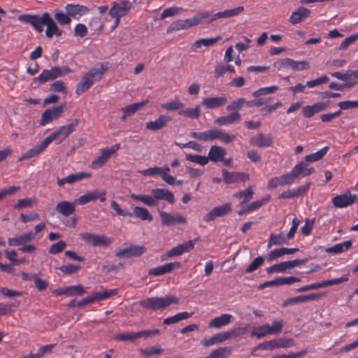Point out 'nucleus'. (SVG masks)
Instances as JSON below:
<instances>
[{
    "mask_svg": "<svg viewBox=\"0 0 358 358\" xmlns=\"http://www.w3.org/2000/svg\"><path fill=\"white\" fill-rule=\"evenodd\" d=\"M308 166V164L305 162H301L296 164L294 168L289 171L287 172L280 176H278L280 186L290 185L299 178L303 171Z\"/></svg>",
    "mask_w": 358,
    "mask_h": 358,
    "instance_id": "nucleus-8",
    "label": "nucleus"
},
{
    "mask_svg": "<svg viewBox=\"0 0 358 358\" xmlns=\"http://www.w3.org/2000/svg\"><path fill=\"white\" fill-rule=\"evenodd\" d=\"M278 90V87L273 85L259 89L253 93L255 97H258L262 95L275 93Z\"/></svg>",
    "mask_w": 358,
    "mask_h": 358,
    "instance_id": "nucleus-62",
    "label": "nucleus"
},
{
    "mask_svg": "<svg viewBox=\"0 0 358 358\" xmlns=\"http://www.w3.org/2000/svg\"><path fill=\"white\" fill-rule=\"evenodd\" d=\"M329 147L325 146L316 152L306 156L305 159L308 162H314L322 159L327 153Z\"/></svg>",
    "mask_w": 358,
    "mask_h": 358,
    "instance_id": "nucleus-46",
    "label": "nucleus"
},
{
    "mask_svg": "<svg viewBox=\"0 0 358 358\" xmlns=\"http://www.w3.org/2000/svg\"><path fill=\"white\" fill-rule=\"evenodd\" d=\"M241 114L234 111L226 116H221L215 120V123L219 126L229 125L241 120Z\"/></svg>",
    "mask_w": 358,
    "mask_h": 358,
    "instance_id": "nucleus-34",
    "label": "nucleus"
},
{
    "mask_svg": "<svg viewBox=\"0 0 358 358\" xmlns=\"http://www.w3.org/2000/svg\"><path fill=\"white\" fill-rule=\"evenodd\" d=\"M80 269V266L73 264L62 265L59 267V270L64 274L71 275L76 273Z\"/></svg>",
    "mask_w": 358,
    "mask_h": 358,
    "instance_id": "nucleus-63",
    "label": "nucleus"
},
{
    "mask_svg": "<svg viewBox=\"0 0 358 358\" xmlns=\"http://www.w3.org/2000/svg\"><path fill=\"white\" fill-rule=\"evenodd\" d=\"M273 66L279 71L292 69L293 71H303L310 69L309 62L306 60L295 61L290 58H285L276 61Z\"/></svg>",
    "mask_w": 358,
    "mask_h": 358,
    "instance_id": "nucleus-9",
    "label": "nucleus"
},
{
    "mask_svg": "<svg viewBox=\"0 0 358 358\" xmlns=\"http://www.w3.org/2000/svg\"><path fill=\"white\" fill-rule=\"evenodd\" d=\"M110 207L117 213L118 215L120 216L131 217L134 215L143 221L147 220L148 222H151L153 220V216L151 215L149 210L144 207L136 206L133 209V213H131L121 208L120 205L115 201H111Z\"/></svg>",
    "mask_w": 358,
    "mask_h": 358,
    "instance_id": "nucleus-7",
    "label": "nucleus"
},
{
    "mask_svg": "<svg viewBox=\"0 0 358 358\" xmlns=\"http://www.w3.org/2000/svg\"><path fill=\"white\" fill-rule=\"evenodd\" d=\"M152 194H131V198L141 201L148 206H155L158 205V200H164L170 203L175 202V196L173 193L166 189L156 188L152 190Z\"/></svg>",
    "mask_w": 358,
    "mask_h": 358,
    "instance_id": "nucleus-3",
    "label": "nucleus"
},
{
    "mask_svg": "<svg viewBox=\"0 0 358 358\" xmlns=\"http://www.w3.org/2000/svg\"><path fill=\"white\" fill-rule=\"evenodd\" d=\"M114 339L117 341H134L137 339L136 332H124L115 335Z\"/></svg>",
    "mask_w": 358,
    "mask_h": 358,
    "instance_id": "nucleus-55",
    "label": "nucleus"
},
{
    "mask_svg": "<svg viewBox=\"0 0 358 358\" xmlns=\"http://www.w3.org/2000/svg\"><path fill=\"white\" fill-rule=\"evenodd\" d=\"M65 287L66 295L68 296H82L86 292L84 287L80 285L67 286Z\"/></svg>",
    "mask_w": 358,
    "mask_h": 358,
    "instance_id": "nucleus-50",
    "label": "nucleus"
},
{
    "mask_svg": "<svg viewBox=\"0 0 358 358\" xmlns=\"http://www.w3.org/2000/svg\"><path fill=\"white\" fill-rule=\"evenodd\" d=\"M287 238H285L282 234H271L270 235L268 248H271L272 245H281L287 243Z\"/></svg>",
    "mask_w": 358,
    "mask_h": 358,
    "instance_id": "nucleus-51",
    "label": "nucleus"
},
{
    "mask_svg": "<svg viewBox=\"0 0 358 358\" xmlns=\"http://www.w3.org/2000/svg\"><path fill=\"white\" fill-rule=\"evenodd\" d=\"M54 17L58 24L62 26L69 24L71 22L70 16L60 10H56Z\"/></svg>",
    "mask_w": 358,
    "mask_h": 358,
    "instance_id": "nucleus-52",
    "label": "nucleus"
},
{
    "mask_svg": "<svg viewBox=\"0 0 358 358\" xmlns=\"http://www.w3.org/2000/svg\"><path fill=\"white\" fill-rule=\"evenodd\" d=\"M233 316L229 314H222L220 317H215L209 322V327L220 329L231 322Z\"/></svg>",
    "mask_w": 358,
    "mask_h": 358,
    "instance_id": "nucleus-37",
    "label": "nucleus"
},
{
    "mask_svg": "<svg viewBox=\"0 0 358 358\" xmlns=\"http://www.w3.org/2000/svg\"><path fill=\"white\" fill-rule=\"evenodd\" d=\"M55 210L64 217H69L76 210L75 204L68 201H62L57 203Z\"/></svg>",
    "mask_w": 358,
    "mask_h": 358,
    "instance_id": "nucleus-31",
    "label": "nucleus"
},
{
    "mask_svg": "<svg viewBox=\"0 0 358 358\" xmlns=\"http://www.w3.org/2000/svg\"><path fill=\"white\" fill-rule=\"evenodd\" d=\"M231 353V348L220 347L213 350L210 356L211 358H227Z\"/></svg>",
    "mask_w": 358,
    "mask_h": 358,
    "instance_id": "nucleus-47",
    "label": "nucleus"
},
{
    "mask_svg": "<svg viewBox=\"0 0 358 358\" xmlns=\"http://www.w3.org/2000/svg\"><path fill=\"white\" fill-rule=\"evenodd\" d=\"M181 264L179 262H170L164 265L150 268L148 271L149 275L160 276L166 273H171L174 269L180 268Z\"/></svg>",
    "mask_w": 358,
    "mask_h": 358,
    "instance_id": "nucleus-18",
    "label": "nucleus"
},
{
    "mask_svg": "<svg viewBox=\"0 0 358 358\" xmlns=\"http://www.w3.org/2000/svg\"><path fill=\"white\" fill-rule=\"evenodd\" d=\"M253 194L254 192L252 187H248L246 189L243 191L236 192L234 194V196L238 199L243 198V201L241 202V204H243L246 201L250 200L252 198Z\"/></svg>",
    "mask_w": 358,
    "mask_h": 358,
    "instance_id": "nucleus-53",
    "label": "nucleus"
},
{
    "mask_svg": "<svg viewBox=\"0 0 358 358\" xmlns=\"http://www.w3.org/2000/svg\"><path fill=\"white\" fill-rule=\"evenodd\" d=\"M34 240L32 231L27 232L14 238L8 239V244L10 246H20Z\"/></svg>",
    "mask_w": 358,
    "mask_h": 358,
    "instance_id": "nucleus-33",
    "label": "nucleus"
},
{
    "mask_svg": "<svg viewBox=\"0 0 358 358\" xmlns=\"http://www.w3.org/2000/svg\"><path fill=\"white\" fill-rule=\"evenodd\" d=\"M270 196H268L262 199L252 202L247 206V210H250V212L257 210L259 208H260L262 206L266 204L270 200Z\"/></svg>",
    "mask_w": 358,
    "mask_h": 358,
    "instance_id": "nucleus-61",
    "label": "nucleus"
},
{
    "mask_svg": "<svg viewBox=\"0 0 358 358\" xmlns=\"http://www.w3.org/2000/svg\"><path fill=\"white\" fill-rule=\"evenodd\" d=\"M70 134L68 132L64 126L59 127L57 130L48 136L45 139L50 144L54 140L59 139L58 143H62Z\"/></svg>",
    "mask_w": 358,
    "mask_h": 358,
    "instance_id": "nucleus-36",
    "label": "nucleus"
},
{
    "mask_svg": "<svg viewBox=\"0 0 358 358\" xmlns=\"http://www.w3.org/2000/svg\"><path fill=\"white\" fill-rule=\"evenodd\" d=\"M18 18L22 22L31 24L39 33L43 31V26L45 25V35L48 38L55 35L61 36L62 34V31L48 12L43 13L42 15L24 14L20 15Z\"/></svg>",
    "mask_w": 358,
    "mask_h": 358,
    "instance_id": "nucleus-1",
    "label": "nucleus"
},
{
    "mask_svg": "<svg viewBox=\"0 0 358 358\" xmlns=\"http://www.w3.org/2000/svg\"><path fill=\"white\" fill-rule=\"evenodd\" d=\"M50 90L54 92L67 93V88L65 83L62 80H57L50 85Z\"/></svg>",
    "mask_w": 358,
    "mask_h": 358,
    "instance_id": "nucleus-59",
    "label": "nucleus"
},
{
    "mask_svg": "<svg viewBox=\"0 0 358 358\" xmlns=\"http://www.w3.org/2000/svg\"><path fill=\"white\" fill-rule=\"evenodd\" d=\"M186 159L191 162L198 164L201 166H205L208 163V156H201L198 155H187Z\"/></svg>",
    "mask_w": 358,
    "mask_h": 358,
    "instance_id": "nucleus-54",
    "label": "nucleus"
},
{
    "mask_svg": "<svg viewBox=\"0 0 358 358\" xmlns=\"http://www.w3.org/2000/svg\"><path fill=\"white\" fill-rule=\"evenodd\" d=\"M249 142L253 147L268 148L272 145L273 141L271 134L259 133L252 136Z\"/></svg>",
    "mask_w": 358,
    "mask_h": 358,
    "instance_id": "nucleus-20",
    "label": "nucleus"
},
{
    "mask_svg": "<svg viewBox=\"0 0 358 358\" xmlns=\"http://www.w3.org/2000/svg\"><path fill=\"white\" fill-rule=\"evenodd\" d=\"M311 11L306 7H299L297 10L292 13L290 16L289 21L292 24H296L308 17Z\"/></svg>",
    "mask_w": 358,
    "mask_h": 358,
    "instance_id": "nucleus-28",
    "label": "nucleus"
},
{
    "mask_svg": "<svg viewBox=\"0 0 358 358\" xmlns=\"http://www.w3.org/2000/svg\"><path fill=\"white\" fill-rule=\"evenodd\" d=\"M192 315V313H187V312H181L179 313H177L176 315L167 317L164 320L163 323L166 325H170L172 324L177 323L182 320H187L189 317H191Z\"/></svg>",
    "mask_w": 358,
    "mask_h": 358,
    "instance_id": "nucleus-44",
    "label": "nucleus"
},
{
    "mask_svg": "<svg viewBox=\"0 0 358 358\" xmlns=\"http://www.w3.org/2000/svg\"><path fill=\"white\" fill-rule=\"evenodd\" d=\"M50 144L46 141V139H43L38 145H36L29 150H27L25 153H24L20 158L19 161H24L27 159H29L32 157H36L39 155L41 152H43L49 145Z\"/></svg>",
    "mask_w": 358,
    "mask_h": 358,
    "instance_id": "nucleus-26",
    "label": "nucleus"
},
{
    "mask_svg": "<svg viewBox=\"0 0 358 358\" xmlns=\"http://www.w3.org/2000/svg\"><path fill=\"white\" fill-rule=\"evenodd\" d=\"M99 199L101 202L106 201V192L94 190L89 192L78 197L77 201L80 205H85L90 201Z\"/></svg>",
    "mask_w": 358,
    "mask_h": 358,
    "instance_id": "nucleus-19",
    "label": "nucleus"
},
{
    "mask_svg": "<svg viewBox=\"0 0 358 358\" xmlns=\"http://www.w3.org/2000/svg\"><path fill=\"white\" fill-rule=\"evenodd\" d=\"M357 84V80L350 81L345 84H339V83L333 82V83H330V85H329V87L330 90L342 91L345 88L350 89L352 87L355 86Z\"/></svg>",
    "mask_w": 358,
    "mask_h": 358,
    "instance_id": "nucleus-58",
    "label": "nucleus"
},
{
    "mask_svg": "<svg viewBox=\"0 0 358 358\" xmlns=\"http://www.w3.org/2000/svg\"><path fill=\"white\" fill-rule=\"evenodd\" d=\"M310 186V183H307L306 185L300 186L297 188L284 191L280 194H279L278 198L280 199H287L303 196L308 192Z\"/></svg>",
    "mask_w": 358,
    "mask_h": 358,
    "instance_id": "nucleus-23",
    "label": "nucleus"
},
{
    "mask_svg": "<svg viewBox=\"0 0 358 358\" xmlns=\"http://www.w3.org/2000/svg\"><path fill=\"white\" fill-rule=\"evenodd\" d=\"M171 117L168 115H161L155 121H150L146 124V129L151 131H157L165 126L169 122Z\"/></svg>",
    "mask_w": 358,
    "mask_h": 358,
    "instance_id": "nucleus-30",
    "label": "nucleus"
},
{
    "mask_svg": "<svg viewBox=\"0 0 358 358\" xmlns=\"http://www.w3.org/2000/svg\"><path fill=\"white\" fill-rule=\"evenodd\" d=\"M252 336H255L257 338H262L268 335H271L268 324H263L257 327H255L251 334Z\"/></svg>",
    "mask_w": 358,
    "mask_h": 358,
    "instance_id": "nucleus-49",
    "label": "nucleus"
},
{
    "mask_svg": "<svg viewBox=\"0 0 358 358\" xmlns=\"http://www.w3.org/2000/svg\"><path fill=\"white\" fill-rule=\"evenodd\" d=\"M159 214L164 226L171 227L177 224H186L187 219L185 217L178 213H169L165 211L159 210Z\"/></svg>",
    "mask_w": 358,
    "mask_h": 358,
    "instance_id": "nucleus-13",
    "label": "nucleus"
},
{
    "mask_svg": "<svg viewBox=\"0 0 358 358\" xmlns=\"http://www.w3.org/2000/svg\"><path fill=\"white\" fill-rule=\"evenodd\" d=\"M117 294V289H105L101 292H97L92 293L90 296L92 301V303H96L100 301H103L112 296H115Z\"/></svg>",
    "mask_w": 358,
    "mask_h": 358,
    "instance_id": "nucleus-40",
    "label": "nucleus"
},
{
    "mask_svg": "<svg viewBox=\"0 0 358 358\" xmlns=\"http://www.w3.org/2000/svg\"><path fill=\"white\" fill-rule=\"evenodd\" d=\"M246 327H238L227 331L217 334L215 336L217 343H220L231 338V337L236 338L241 335H243L246 333Z\"/></svg>",
    "mask_w": 358,
    "mask_h": 358,
    "instance_id": "nucleus-25",
    "label": "nucleus"
},
{
    "mask_svg": "<svg viewBox=\"0 0 358 358\" xmlns=\"http://www.w3.org/2000/svg\"><path fill=\"white\" fill-rule=\"evenodd\" d=\"M191 137L201 141H213L219 140L222 143L228 144L235 139L234 135H230L221 129H209L205 131H192Z\"/></svg>",
    "mask_w": 358,
    "mask_h": 358,
    "instance_id": "nucleus-4",
    "label": "nucleus"
},
{
    "mask_svg": "<svg viewBox=\"0 0 358 358\" xmlns=\"http://www.w3.org/2000/svg\"><path fill=\"white\" fill-rule=\"evenodd\" d=\"M183 106V103L178 100H173L162 104V107L169 111L179 110L182 108Z\"/></svg>",
    "mask_w": 358,
    "mask_h": 358,
    "instance_id": "nucleus-60",
    "label": "nucleus"
},
{
    "mask_svg": "<svg viewBox=\"0 0 358 358\" xmlns=\"http://www.w3.org/2000/svg\"><path fill=\"white\" fill-rule=\"evenodd\" d=\"M264 259L262 257H256L245 269V273H250L255 271L264 264Z\"/></svg>",
    "mask_w": 358,
    "mask_h": 358,
    "instance_id": "nucleus-56",
    "label": "nucleus"
},
{
    "mask_svg": "<svg viewBox=\"0 0 358 358\" xmlns=\"http://www.w3.org/2000/svg\"><path fill=\"white\" fill-rule=\"evenodd\" d=\"M132 7L133 3L129 0L114 1L108 13L111 17L121 18L127 15Z\"/></svg>",
    "mask_w": 358,
    "mask_h": 358,
    "instance_id": "nucleus-12",
    "label": "nucleus"
},
{
    "mask_svg": "<svg viewBox=\"0 0 358 358\" xmlns=\"http://www.w3.org/2000/svg\"><path fill=\"white\" fill-rule=\"evenodd\" d=\"M193 27L202 23H210L215 20L213 13L208 11L199 13L191 19Z\"/></svg>",
    "mask_w": 358,
    "mask_h": 358,
    "instance_id": "nucleus-35",
    "label": "nucleus"
},
{
    "mask_svg": "<svg viewBox=\"0 0 358 358\" xmlns=\"http://www.w3.org/2000/svg\"><path fill=\"white\" fill-rule=\"evenodd\" d=\"M147 103L148 101H145L138 103H134L122 108L121 111L122 112V115L120 117L121 120L124 121L127 117L133 115Z\"/></svg>",
    "mask_w": 358,
    "mask_h": 358,
    "instance_id": "nucleus-32",
    "label": "nucleus"
},
{
    "mask_svg": "<svg viewBox=\"0 0 358 358\" xmlns=\"http://www.w3.org/2000/svg\"><path fill=\"white\" fill-rule=\"evenodd\" d=\"M66 13L76 20H79L83 15H86L89 12V8L85 6L80 4L69 3L65 7Z\"/></svg>",
    "mask_w": 358,
    "mask_h": 358,
    "instance_id": "nucleus-27",
    "label": "nucleus"
},
{
    "mask_svg": "<svg viewBox=\"0 0 358 358\" xmlns=\"http://www.w3.org/2000/svg\"><path fill=\"white\" fill-rule=\"evenodd\" d=\"M231 211V204L227 203L224 205L217 206L205 215L203 217V221L209 222L218 217H222Z\"/></svg>",
    "mask_w": 358,
    "mask_h": 358,
    "instance_id": "nucleus-17",
    "label": "nucleus"
},
{
    "mask_svg": "<svg viewBox=\"0 0 358 358\" xmlns=\"http://www.w3.org/2000/svg\"><path fill=\"white\" fill-rule=\"evenodd\" d=\"M178 114L186 117L198 119L201 116V106L200 105H196L194 108L180 110Z\"/></svg>",
    "mask_w": 358,
    "mask_h": 358,
    "instance_id": "nucleus-45",
    "label": "nucleus"
},
{
    "mask_svg": "<svg viewBox=\"0 0 358 358\" xmlns=\"http://www.w3.org/2000/svg\"><path fill=\"white\" fill-rule=\"evenodd\" d=\"M244 10L243 6H238L235 8L225 10L224 11L218 12L214 14L215 20L220 18H229L235 17L241 14Z\"/></svg>",
    "mask_w": 358,
    "mask_h": 358,
    "instance_id": "nucleus-43",
    "label": "nucleus"
},
{
    "mask_svg": "<svg viewBox=\"0 0 358 358\" xmlns=\"http://www.w3.org/2000/svg\"><path fill=\"white\" fill-rule=\"evenodd\" d=\"M71 72V69L67 66H64L62 67L54 66L50 69H43L38 77L34 78L33 82H37L38 84L43 85L50 80H54L57 78L67 75Z\"/></svg>",
    "mask_w": 358,
    "mask_h": 358,
    "instance_id": "nucleus-6",
    "label": "nucleus"
},
{
    "mask_svg": "<svg viewBox=\"0 0 358 358\" xmlns=\"http://www.w3.org/2000/svg\"><path fill=\"white\" fill-rule=\"evenodd\" d=\"M227 102V96L223 94L220 96L207 97L203 99L201 105L206 109H216L225 105Z\"/></svg>",
    "mask_w": 358,
    "mask_h": 358,
    "instance_id": "nucleus-24",
    "label": "nucleus"
},
{
    "mask_svg": "<svg viewBox=\"0 0 358 358\" xmlns=\"http://www.w3.org/2000/svg\"><path fill=\"white\" fill-rule=\"evenodd\" d=\"M222 38L221 36H217L214 38H200L195 41L192 45V50L194 52H197L198 49L201 48L202 46L209 47L213 45L215 43L220 41Z\"/></svg>",
    "mask_w": 358,
    "mask_h": 358,
    "instance_id": "nucleus-39",
    "label": "nucleus"
},
{
    "mask_svg": "<svg viewBox=\"0 0 358 358\" xmlns=\"http://www.w3.org/2000/svg\"><path fill=\"white\" fill-rule=\"evenodd\" d=\"M179 299L174 296L163 297H150L140 301V305L145 309L154 311L164 310L171 304H178Z\"/></svg>",
    "mask_w": 358,
    "mask_h": 358,
    "instance_id": "nucleus-5",
    "label": "nucleus"
},
{
    "mask_svg": "<svg viewBox=\"0 0 358 358\" xmlns=\"http://www.w3.org/2000/svg\"><path fill=\"white\" fill-rule=\"evenodd\" d=\"M222 176L227 184L247 181L250 179V175L242 172H229L225 169L222 170Z\"/></svg>",
    "mask_w": 358,
    "mask_h": 358,
    "instance_id": "nucleus-21",
    "label": "nucleus"
},
{
    "mask_svg": "<svg viewBox=\"0 0 358 358\" xmlns=\"http://www.w3.org/2000/svg\"><path fill=\"white\" fill-rule=\"evenodd\" d=\"M199 238H196L193 240L188 241L182 244H180L170 250L167 251L166 253L162 255L161 259L162 261H165L169 258H171L173 257H177L182 255L185 252H187L194 249L196 243L198 241Z\"/></svg>",
    "mask_w": 358,
    "mask_h": 358,
    "instance_id": "nucleus-11",
    "label": "nucleus"
},
{
    "mask_svg": "<svg viewBox=\"0 0 358 358\" xmlns=\"http://www.w3.org/2000/svg\"><path fill=\"white\" fill-rule=\"evenodd\" d=\"M146 252V248L143 245H131L128 247L119 248L115 252V256L119 258L140 257Z\"/></svg>",
    "mask_w": 358,
    "mask_h": 358,
    "instance_id": "nucleus-15",
    "label": "nucleus"
},
{
    "mask_svg": "<svg viewBox=\"0 0 358 358\" xmlns=\"http://www.w3.org/2000/svg\"><path fill=\"white\" fill-rule=\"evenodd\" d=\"M227 152L224 148L217 145H212L208 155V161L215 163L221 162L223 160Z\"/></svg>",
    "mask_w": 358,
    "mask_h": 358,
    "instance_id": "nucleus-29",
    "label": "nucleus"
},
{
    "mask_svg": "<svg viewBox=\"0 0 358 358\" xmlns=\"http://www.w3.org/2000/svg\"><path fill=\"white\" fill-rule=\"evenodd\" d=\"M356 195L352 194L350 191L337 195L332 199V203L336 208H343L353 204L356 201Z\"/></svg>",
    "mask_w": 358,
    "mask_h": 358,
    "instance_id": "nucleus-16",
    "label": "nucleus"
},
{
    "mask_svg": "<svg viewBox=\"0 0 358 358\" xmlns=\"http://www.w3.org/2000/svg\"><path fill=\"white\" fill-rule=\"evenodd\" d=\"M82 241L94 247H107L110 245L113 240L105 235H99L90 232H83L79 234Z\"/></svg>",
    "mask_w": 358,
    "mask_h": 358,
    "instance_id": "nucleus-10",
    "label": "nucleus"
},
{
    "mask_svg": "<svg viewBox=\"0 0 358 358\" xmlns=\"http://www.w3.org/2000/svg\"><path fill=\"white\" fill-rule=\"evenodd\" d=\"M329 101H319L311 106H306L302 109V113L304 117L310 118L315 114L325 110L329 106Z\"/></svg>",
    "mask_w": 358,
    "mask_h": 358,
    "instance_id": "nucleus-22",
    "label": "nucleus"
},
{
    "mask_svg": "<svg viewBox=\"0 0 358 358\" xmlns=\"http://www.w3.org/2000/svg\"><path fill=\"white\" fill-rule=\"evenodd\" d=\"M284 323L282 320H275L271 325L268 324V329L271 335H276L281 332Z\"/></svg>",
    "mask_w": 358,
    "mask_h": 358,
    "instance_id": "nucleus-64",
    "label": "nucleus"
},
{
    "mask_svg": "<svg viewBox=\"0 0 358 358\" xmlns=\"http://www.w3.org/2000/svg\"><path fill=\"white\" fill-rule=\"evenodd\" d=\"M193 27L191 19L180 20L173 22L167 29V33L170 34L173 31L187 29Z\"/></svg>",
    "mask_w": 358,
    "mask_h": 358,
    "instance_id": "nucleus-38",
    "label": "nucleus"
},
{
    "mask_svg": "<svg viewBox=\"0 0 358 358\" xmlns=\"http://www.w3.org/2000/svg\"><path fill=\"white\" fill-rule=\"evenodd\" d=\"M352 245V241L349 240L334 245L325 249L327 253L340 254L348 250Z\"/></svg>",
    "mask_w": 358,
    "mask_h": 358,
    "instance_id": "nucleus-41",
    "label": "nucleus"
},
{
    "mask_svg": "<svg viewBox=\"0 0 358 358\" xmlns=\"http://www.w3.org/2000/svg\"><path fill=\"white\" fill-rule=\"evenodd\" d=\"M287 270H289V268L287 261L271 266L266 268V273L268 274L273 273H285Z\"/></svg>",
    "mask_w": 358,
    "mask_h": 358,
    "instance_id": "nucleus-48",
    "label": "nucleus"
},
{
    "mask_svg": "<svg viewBox=\"0 0 358 358\" xmlns=\"http://www.w3.org/2000/svg\"><path fill=\"white\" fill-rule=\"evenodd\" d=\"M108 69V62H101L97 66L90 69L83 77L82 80L78 84L76 93L80 95L88 90L93 84L99 80L102 76Z\"/></svg>",
    "mask_w": 358,
    "mask_h": 358,
    "instance_id": "nucleus-2",
    "label": "nucleus"
},
{
    "mask_svg": "<svg viewBox=\"0 0 358 358\" xmlns=\"http://www.w3.org/2000/svg\"><path fill=\"white\" fill-rule=\"evenodd\" d=\"M164 169L162 167L155 166L152 168L147 169L145 170H142L138 171L140 174L144 176H160L163 173Z\"/></svg>",
    "mask_w": 358,
    "mask_h": 358,
    "instance_id": "nucleus-57",
    "label": "nucleus"
},
{
    "mask_svg": "<svg viewBox=\"0 0 358 358\" xmlns=\"http://www.w3.org/2000/svg\"><path fill=\"white\" fill-rule=\"evenodd\" d=\"M64 108L65 105L62 104L45 110L42 113L40 124L41 126H45L54 120L59 118L64 113Z\"/></svg>",
    "mask_w": 358,
    "mask_h": 358,
    "instance_id": "nucleus-14",
    "label": "nucleus"
},
{
    "mask_svg": "<svg viewBox=\"0 0 358 358\" xmlns=\"http://www.w3.org/2000/svg\"><path fill=\"white\" fill-rule=\"evenodd\" d=\"M110 153L105 149L101 150V155L91 163V168L93 169H97L102 167L110 159Z\"/></svg>",
    "mask_w": 358,
    "mask_h": 358,
    "instance_id": "nucleus-42",
    "label": "nucleus"
}]
</instances>
